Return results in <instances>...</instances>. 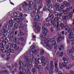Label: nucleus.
Returning <instances> with one entry per match:
<instances>
[{"label":"nucleus","mask_w":74,"mask_h":74,"mask_svg":"<svg viewBox=\"0 0 74 74\" xmlns=\"http://www.w3.org/2000/svg\"><path fill=\"white\" fill-rule=\"evenodd\" d=\"M46 36H47V34H45L43 35H42L41 36V38H44V42L46 44L47 43H49L50 42H52V44L53 45H55L56 44V40H55V39L54 38L51 39L50 40L49 38L45 39V37H46Z\"/></svg>","instance_id":"obj_1"},{"label":"nucleus","mask_w":74,"mask_h":74,"mask_svg":"<svg viewBox=\"0 0 74 74\" xmlns=\"http://www.w3.org/2000/svg\"><path fill=\"white\" fill-rule=\"evenodd\" d=\"M26 62L28 63L29 64L31 63L32 62V61L31 60L29 59L27 57H25L24 58V60H23V63L22 62H19V63L20 65V67H22V66H27V64Z\"/></svg>","instance_id":"obj_2"},{"label":"nucleus","mask_w":74,"mask_h":74,"mask_svg":"<svg viewBox=\"0 0 74 74\" xmlns=\"http://www.w3.org/2000/svg\"><path fill=\"white\" fill-rule=\"evenodd\" d=\"M62 21V19L57 18V17H55V18L53 19V21L57 23L56 28L57 31H60V30L59 27V23L61 22Z\"/></svg>","instance_id":"obj_3"},{"label":"nucleus","mask_w":74,"mask_h":74,"mask_svg":"<svg viewBox=\"0 0 74 74\" xmlns=\"http://www.w3.org/2000/svg\"><path fill=\"white\" fill-rule=\"evenodd\" d=\"M62 60L64 62L62 63V66L64 68H66L67 66V63H68V58L67 57H64L62 58Z\"/></svg>","instance_id":"obj_4"},{"label":"nucleus","mask_w":74,"mask_h":74,"mask_svg":"<svg viewBox=\"0 0 74 74\" xmlns=\"http://www.w3.org/2000/svg\"><path fill=\"white\" fill-rule=\"evenodd\" d=\"M33 26L35 28L37 29V32H40V29L41 28L40 27H38V25H37V23H36V22H34L33 23Z\"/></svg>","instance_id":"obj_5"},{"label":"nucleus","mask_w":74,"mask_h":74,"mask_svg":"<svg viewBox=\"0 0 74 74\" xmlns=\"http://www.w3.org/2000/svg\"><path fill=\"white\" fill-rule=\"evenodd\" d=\"M20 5L21 6H22V7H23V10H27V9H26V8L27 7V4L25 2H24L21 3Z\"/></svg>","instance_id":"obj_6"},{"label":"nucleus","mask_w":74,"mask_h":74,"mask_svg":"<svg viewBox=\"0 0 74 74\" xmlns=\"http://www.w3.org/2000/svg\"><path fill=\"white\" fill-rule=\"evenodd\" d=\"M73 10V7H72L71 6L70 8V9L69 8H67L65 10L63 11V13L64 14H68V13H69V12H70V10Z\"/></svg>","instance_id":"obj_7"},{"label":"nucleus","mask_w":74,"mask_h":74,"mask_svg":"<svg viewBox=\"0 0 74 74\" xmlns=\"http://www.w3.org/2000/svg\"><path fill=\"white\" fill-rule=\"evenodd\" d=\"M2 33H3L4 36H8V35H7V30L6 29H3L2 30V31L0 30V34Z\"/></svg>","instance_id":"obj_8"},{"label":"nucleus","mask_w":74,"mask_h":74,"mask_svg":"<svg viewBox=\"0 0 74 74\" xmlns=\"http://www.w3.org/2000/svg\"><path fill=\"white\" fill-rule=\"evenodd\" d=\"M11 45H12L13 47L14 48L15 50H18L19 47V46H17L16 45V43L14 44V43H13V44H11Z\"/></svg>","instance_id":"obj_9"},{"label":"nucleus","mask_w":74,"mask_h":74,"mask_svg":"<svg viewBox=\"0 0 74 74\" xmlns=\"http://www.w3.org/2000/svg\"><path fill=\"white\" fill-rule=\"evenodd\" d=\"M17 26H18L17 24L15 23V22H13L11 24V27H14V29H15V30L18 29Z\"/></svg>","instance_id":"obj_10"},{"label":"nucleus","mask_w":74,"mask_h":74,"mask_svg":"<svg viewBox=\"0 0 74 74\" xmlns=\"http://www.w3.org/2000/svg\"><path fill=\"white\" fill-rule=\"evenodd\" d=\"M29 53L32 56H33V54L32 53H34H34H35L36 55H37V50L36 49H35L34 50V51H33V50H31L29 51Z\"/></svg>","instance_id":"obj_11"},{"label":"nucleus","mask_w":74,"mask_h":74,"mask_svg":"<svg viewBox=\"0 0 74 74\" xmlns=\"http://www.w3.org/2000/svg\"><path fill=\"white\" fill-rule=\"evenodd\" d=\"M8 42H6L5 41H0V47H3V45H5Z\"/></svg>","instance_id":"obj_12"},{"label":"nucleus","mask_w":74,"mask_h":74,"mask_svg":"<svg viewBox=\"0 0 74 74\" xmlns=\"http://www.w3.org/2000/svg\"><path fill=\"white\" fill-rule=\"evenodd\" d=\"M34 3L36 5H38L39 4H41L42 3V0H34Z\"/></svg>","instance_id":"obj_13"},{"label":"nucleus","mask_w":74,"mask_h":74,"mask_svg":"<svg viewBox=\"0 0 74 74\" xmlns=\"http://www.w3.org/2000/svg\"><path fill=\"white\" fill-rule=\"evenodd\" d=\"M42 33H43V34H46V33H47L48 32V30L47 29V28L45 27H43L42 28Z\"/></svg>","instance_id":"obj_14"},{"label":"nucleus","mask_w":74,"mask_h":74,"mask_svg":"<svg viewBox=\"0 0 74 74\" xmlns=\"http://www.w3.org/2000/svg\"><path fill=\"white\" fill-rule=\"evenodd\" d=\"M63 52H61L60 53L59 51H58L56 53V55L57 57L62 58V56H63Z\"/></svg>","instance_id":"obj_15"},{"label":"nucleus","mask_w":74,"mask_h":74,"mask_svg":"<svg viewBox=\"0 0 74 74\" xmlns=\"http://www.w3.org/2000/svg\"><path fill=\"white\" fill-rule=\"evenodd\" d=\"M0 41H5V42H8V39H7V38L5 36H3V38H1L0 39Z\"/></svg>","instance_id":"obj_16"},{"label":"nucleus","mask_w":74,"mask_h":74,"mask_svg":"<svg viewBox=\"0 0 74 74\" xmlns=\"http://www.w3.org/2000/svg\"><path fill=\"white\" fill-rule=\"evenodd\" d=\"M52 5V4L51 3H49V4L47 5V6H49V7L48 8V11H49V12H50L51 11V9L52 8V6H50Z\"/></svg>","instance_id":"obj_17"},{"label":"nucleus","mask_w":74,"mask_h":74,"mask_svg":"<svg viewBox=\"0 0 74 74\" xmlns=\"http://www.w3.org/2000/svg\"><path fill=\"white\" fill-rule=\"evenodd\" d=\"M53 12H51L50 13L49 15H50V16H49V17L50 19H53L54 16L53 15Z\"/></svg>","instance_id":"obj_18"},{"label":"nucleus","mask_w":74,"mask_h":74,"mask_svg":"<svg viewBox=\"0 0 74 74\" xmlns=\"http://www.w3.org/2000/svg\"><path fill=\"white\" fill-rule=\"evenodd\" d=\"M64 29H65L66 30H67L68 31V33H69V32L72 31V29H71V28H70L69 27L66 25L65 26Z\"/></svg>","instance_id":"obj_19"},{"label":"nucleus","mask_w":74,"mask_h":74,"mask_svg":"<svg viewBox=\"0 0 74 74\" xmlns=\"http://www.w3.org/2000/svg\"><path fill=\"white\" fill-rule=\"evenodd\" d=\"M58 48L60 51H61L62 50L63 51V50H64V47H63V45H60L58 46Z\"/></svg>","instance_id":"obj_20"},{"label":"nucleus","mask_w":74,"mask_h":74,"mask_svg":"<svg viewBox=\"0 0 74 74\" xmlns=\"http://www.w3.org/2000/svg\"><path fill=\"white\" fill-rule=\"evenodd\" d=\"M55 71L56 73H58L59 71V70L58 69V64L57 63H56L55 65Z\"/></svg>","instance_id":"obj_21"},{"label":"nucleus","mask_w":74,"mask_h":74,"mask_svg":"<svg viewBox=\"0 0 74 74\" xmlns=\"http://www.w3.org/2000/svg\"><path fill=\"white\" fill-rule=\"evenodd\" d=\"M29 4L28 5V7H31V6H32V5H36V4H35L34 2H33V3L32 2V1H29Z\"/></svg>","instance_id":"obj_22"},{"label":"nucleus","mask_w":74,"mask_h":74,"mask_svg":"<svg viewBox=\"0 0 74 74\" xmlns=\"http://www.w3.org/2000/svg\"><path fill=\"white\" fill-rule=\"evenodd\" d=\"M67 52L69 55H71L73 54L72 51L69 49L67 50Z\"/></svg>","instance_id":"obj_23"},{"label":"nucleus","mask_w":74,"mask_h":74,"mask_svg":"<svg viewBox=\"0 0 74 74\" xmlns=\"http://www.w3.org/2000/svg\"><path fill=\"white\" fill-rule=\"evenodd\" d=\"M69 17L68 16H62V20L64 21L68 19L69 20Z\"/></svg>","instance_id":"obj_24"},{"label":"nucleus","mask_w":74,"mask_h":74,"mask_svg":"<svg viewBox=\"0 0 74 74\" xmlns=\"http://www.w3.org/2000/svg\"><path fill=\"white\" fill-rule=\"evenodd\" d=\"M64 5L65 6V7H69L70 6V4L68 3H67L66 1H64L63 2Z\"/></svg>","instance_id":"obj_25"},{"label":"nucleus","mask_w":74,"mask_h":74,"mask_svg":"<svg viewBox=\"0 0 74 74\" xmlns=\"http://www.w3.org/2000/svg\"><path fill=\"white\" fill-rule=\"evenodd\" d=\"M60 5V4L58 3H54L53 4V7H56L57 8L58 7H59V6Z\"/></svg>","instance_id":"obj_26"},{"label":"nucleus","mask_w":74,"mask_h":74,"mask_svg":"<svg viewBox=\"0 0 74 74\" xmlns=\"http://www.w3.org/2000/svg\"><path fill=\"white\" fill-rule=\"evenodd\" d=\"M72 15H73V12H71L69 13V15H68V20H70V19L71 18Z\"/></svg>","instance_id":"obj_27"},{"label":"nucleus","mask_w":74,"mask_h":74,"mask_svg":"<svg viewBox=\"0 0 74 74\" xmlns=\"http://www.w3.org/2000/svg\"><path fill=\"white\" fill-rule=\"evenodd\" d=\"M60 26L61 29L63 30L65 28V26L64 25V24L63 23H61L60 25Z\"/></svg>","instance_id":"obj_28"},{"label":"nucleus","mask_w":74,"mask_h":74,"mask_svg":"<svg viewBox=\"0 0 74 74\" xmlns=\"http://www.w3.org/2000/svg\"><path fill=\"white\" fill-rule=\"evenodd\" d=\"M34 68L37 69H41V66L36 64V65H34Z\"/></svg>","instance_id":"obj_29"},{"label":"nucleus","mask_w":74,"mask_h":74,"mask_svg":"<svg viewBox=\"0 0 74 74\" xmlns=\"http://www.w3.org/2000/svg\"><path fill=\"white\" fill-rule=\"evenodd\" d=\"M25 73H26L27 74H30L31 73V72H30V71L29 69L25 70Z\"/></svg>","instance_id":"obj_30"},{"label":"nucleus","mask_w":74,"mask_h":74,"mask_svg":"<svg viewBox=\"0 0 74 74\" xmlns=\"http://www.w3.org/2000/svg\"><path fill=\"white\" fill-rule=\"evenodd\" d=\"M70 39V41H74V36H71L69 37Z\"/></svg>","instance_id":"obj_31"},{"label":"nucleus","mask_w":74,"mask_h":74,"mask_svg":"<svg viewBox=\"0 0 74 74\" xmlns=\"http://www.w3.org/2000/svg\"><path fill=\"white\" fill-rule=\"evenodd\" d=\"M5 52L7 56H9V55H10V50H5Z\"/></svg>","instance_id":"obj_32"},{"label":"nucleus","mask_w":74,"mask_h":74,"mask_svg":"<svg viewBox=\"0 0 74 74\" xmlns=\"http://www.w3.org/2000/svg\"><path fill=\"white\" fill-rule=\"evenodd\" d=\"M48 10L45 6H44L43 7L42 10L43 11H47Z\"/></svg>","instance_id":"obj_33"},{"label":"nucleus","mask_w":74,"mask_h":74,"mask_svg":"<svg viewBox=\"0 0 74 74\" xmlns=\"http://www.w3.org/2000/svg\"><path fill=\"white\" fill-rule=\"evenodd\" d=\"M71 68V65L70 64L66 67V69L67 70L70 69Z\"/></svg>","instance_id":"obj_34"},{"label":"nucleus","mask_w":74,"mask_h":74,"mask_svg":"<svg viewBox=\"0 0 74 74\" xmlns=\"http://www.w3.org/2000/svg\"><path fill=\"white\" fill-rule=\"evenodd\" d=\"M4 48H5L7 49H8L9 51L11 49V47H10V46H5Z\"/></svg>","instance_id":"obj_35"},{"label":"nucleus","mask_w":74,"mask_h":74,"mask_svg":"<svg viewBox=\"0 0 74 74\" xmlns=\"http://www.w3.org/2000/svg\"><path fill=\"white\" fill-rule=\"evenodd\" d=\"M27 69H31V68H33V65H32L31 64H30L29 66H27Z\"/></svg>","instance_id":"obj_36"},{"label":"nucleus","mask_w":74,"mask_h":74,"mask_svg":"<svg viewBox=\"0 0 74 74\" xmlns=\"http://www.w3.org/2000/svg\"><path fill=\"white\" fill-rule=\"evenodd\" d=\"M54 15H55V16H57V17H57V19H62V18H58V15H59V13H58V12H55L54 13Z\"/></svg>","instance_id":"obj_37"},{"label":"nucleus","mask_w":74,"mask_h":74,"mask_svg":"<svg viewBox=\"0 0 74 74\" xmlns=\"http://www.w3.org/2000/svg\"><path fill=\"white\" fill-rule=\"evenodd\" d=\"M40 12L38 11V10L37 9H36L35 10V11H34V13L36 14H39Z\"/></svg>","instance_id":"obj_38"},{"label":"nucleus","mask_w":74,"mask_h":74,"mask_svg":"<svg viewBox=\"0 0 74 74\" xmlns=\"http://www.w3.org/2000/svg\"><path fill=\"white\" fill-rule=\"evenodd\" d=\"M46 47H48L49 48H50V49H51V48H52V47H53V46L52 45H49L47 44L46 45Z\"/></svg>","instance_id":"obj_39"},{"label":"nucleus","mask_w":74,"mask_h":74,"mask_svg":"<svg viewBox=\"0 0 74 74\" xmlns=\"http://www.w3.org/2000/svg\"><path fill=\"white\" fill-rule=\"evenodd\" d=\"M50 64L51 67H53V61H51L50 62Z\"/></svg>","instance_id":"obj_40"},{"label":"nucleus","mask_w":74,"mask_h":74,"mask_svg":"<svg viewBox=\"0 0 74 74\" xmlns=\"http://www.w3.org/2000/svg\"><path fill=\"white\" fill-rule=\"evenodd\" d=\"M42 61L43 62V60H42V59H41L40 58L38 59V63L41 64L42 63Z\"/></svg>","instance_id":"obj_41"},{"label":"nucleus","mask_w":74,"mask_h":74,"mask_svg":"<svg viewBox=\"0 0 74 74\" xmlns=\"http://www.w3.org/2000/svg\"><path fill=\"white\" fill-rule=\"evenodd\" d=\"M5 26H3V28L5 29V28H6L7 29H8L9 27V25H8V24H6L5 25Z\"/></svg>","instance_id":"obj_42"},{"label":"nucleus","mask_w":74,"mask_h":74,"mask_svg":"<svg viewBox=\"0 0 74 74\" xmlns=\"http://www.w3.org/2000/svg\"><path fill=\"white\" fill-rule=\"evenodd\" d=\"M42 65L44 67H45V65H46V62H45V61H42Z\"/></svg>","instance_id":"obj_43"},{"label":"nucleus","mask_w":74,"mask_h":74,"mask_svg":"<svg viewBox=\"0 0 74 74\" xmlns=\"http://www.w3.org/2000/svg\"><path fill=\"white\" fill-rule=\"evenodd\" d=\"M44 53V51L43 50H41L40 51V54L41 55H42Z\"/></svg>","instance_id":"obj_44"},{"label":"nucleus","mask_w":74,"mask_h":74,"mask_svg":"<svg viewBox=\"0 0 74 74\" xmlns=\"http://www.w3.org/2000/svg\"><path fill=\"white\" fill-rule=\"evenodd\" d=\"M18 27H19V29L20 30H22V29H23V28H24V26H22L21 27H20L19 26V25H18Z\"/></svg>","instance_id":"obj_45"},{"label":"nucleus","mask_w":74,"mask_h":74,"mask_svg":"<svg viewBox=\"0 0 74 74\" xmlns=\"http://www.w3.org/2000/svg\"><path fill=\"white\" fill-rule=\"evenodd\" d=\"M31 15L32 17H34V16H35V15L34 14V12H32L31 13Z\"/></svg>","instance_id":"obj_46"},{"label":"nucleus","mask_w":74,"mask_h":74,"mask_svg":"<svg viewBox=\"0 0 74 74\" xmlns=\"http://www.w3.org/2000/svg\"><path fill=\"white\" fill-rule=\"evenodd\" d=\"M73 32H70L69 34V37L70 36H74V35H73Z\"/></svg>","instance_id":"obj_47"},{"label":"nucleus","mask_w":74,"mask_h":74,"mask_svg":"<svg viewBox=\"0 0 74 74\" xmlns=\"http://www.w3.org/2000/svg\"><path fill=\"white\" fill-rule=\"evenodd\" d=\"M63 15V14L62 13L58 14V18H59L60 16H62Z\"/></svg>","instance_id":"obj_48"},{"label":"nucleus","mask_w":74,"mask_h":74,"mask_svg":"<svg viewBox=\"0 0 74 74\" xmlns=\"http://www.w3.org/2000/svg\"><path fill=\"white\" fill-rule=\"evenodd\" d=\"M49 74H52L53 73V70L52 69H51V70H49Z\"/></svg>","instance_id":"obj_49"},{"label":"nucleus","mask_w":74,"mask_h":74,"mask_svg":"<svg viewBox=\"0 0 74 74\" xmlns=\"http://www.w3.org/2000/svg\"><path fill=\"white\" fill-rule=\"evenodd\" d=\"M43 6L42 5H39L38 6L39 10H40V9H41V8H42Z\"/></svg>","instance_id":"obj_50"},{"label":"nucleus","mask_w":74,"mask_h":74,"mask_svg":"<svg viewBox=\"0 0 74 74\" xmlns=\"http://www.w3.org/2000/svg\"><path fill=\"white\" fill-rule=\"evenodd\" d=\"M9 51V52L10 53H11V52L12 53H14V50L12 49H10Z\"/></svg>","instance_id":"obj_51"},{"label":"nucleus","mask_w":74,"mask_h":74,"mask_svg":"<svg viewBox=\"0 0 74 74\" xmlns=\"http://www.w3.org/2000/svg\"><path fill=\"white\" fill-rule=\"evenodd\" d=\"M62 40V38L61 37H59L58 39V40H57V42L60 41Z\"/></svg>","instance_id":"obj_52"},{"label":"nucleus","mask_w":74,"mask_h":74,"mask_svg":"<svg viewBox=\"0 0 74 74\" xmlns=\"http://www.w3.org/2000/svg\"><path fill=\"white\" fill-rule=\"evenodd\" d=\"M35 18H36V19H40V17L39 16H38V15H37L36 16H35Z\"/></svg>","instance_id":"obj_53"},{"label":"nucleus","mask_w":74,"mask_h":74,"mask_svg":"<svg viewBox=\"0 0 74 74\" xmlns=\"http://www.w3.org/2000/svg\"><path fill=\"white\" fill-rule=\"evenodd\" d=\"M69 72L70 74H74V71H70Z\"/></svg>","instance_id":"obj_54"},{"label":"nucleus","mask_w":74,"mask_h":74,"mask_svg":"<svg viewBox=\"0 0 74 74\" xmlns=\"http://www.w3.org/2000/svg\"><path fill=\"white\" fill-rule=\"evenodd\" d=\"M57 9L58 11H61L62 10V9H61V8H60V7H58L57 8Z\"/></svg>","instance_id":"obj_55"},{"label":"nucleus","mask_w":74,"mask_h":74,"mask_svg":"<svg viewBox=\"0 0 74 74\" xmlns=\"http://www.w3.org/2000/svg\"><path fill=\"white\" fill-rule=\"evenodd\" d=\"M70 58H71V59H72V60H74V56H73V55H70Z\"/></svg>","instance_id":"obj_56"},{"label":"nucleus","mask_w":74,"mask_h":74,"mask_svg":"<svg viewBox=\"0 0 74 74\" xmlns=\"http://www.w3.org/2000/svg\"><path fill=\"white\" fill-rule=\"evenodd\" d=\"M34 62H35V63L36 64H38V60H36Z\"/></svg>","instance_id":"obj_57"},{"label":"nucleus","mask_w":74,"mask_h":74,"mask_svg":"<svg viewBox=\"0 0 74 74\" xmlns=\"http://www.w3.org/2000/svg\"><path fill=\"white\" fill-rule=\"evenodd\" d=\"M22 70L23 73H25L26 72V70H25V69L24 68H22Z\"/></svg>","instance_id":"obj_58"},{"label":"nucleus","mask_w":74,"mask_h":74,"mask_svg":"<svg viewBox=\"0 0 74 74\" xmlns=\"http://www.w3.org/2000/svg\"><path fill=\"white\" fill-rule=\"evenodd\" d=\"M8 69L10 70V71L12 70V69L11 68V66H10V65L9 66H8Z\"/></svg>","instance_id":"obj_59"},{"label":"nucleus","mask_w":74,"mask_h":74,"mask_svg":"<svg viewBox=\"0 0 74 74\" xmlns=\"http://www.w3.org/2000/svg\"><path fill=\"white\" fill-rule=\"evenodd\" d=\"M41 58L42 60H43V61H45V58H44V56H42L41 57Z\"/></svg>","instance_id":"obj_60"},{"label":"nucleus","mask_w":74,"mask_h":74,"mask_svg":"<svg viewBox=\"0 0 74 74\" xmlns=\"http://www.w3.org/2000/svg\"><path fill=\"white\" fill-rule=\"evenodd\" d=\"M36 60V59H35V58H34V57H33L32 58V61H33V62H35Z\"/></svg>","instance_id":"obj_61"},{"label":"nucleus","mask_w":74,"mask_h":74,"mask_svg":"<svg viewBox=\"0 0 74 74\" xmlns=\"http://www.w3.org/2000/svg\"><path fill=\"white\" fill-rule=\"evenodd\" d=\"M33 8L32 7H29L28 8V10L29 11H32Z\"/></svg>","instance_id":"obj_62"},{"label":"nucleus","mask_w":74,"mask_h":74,"mask_svg":"<svg viewBox=\"0 0 74 74\" xmlns=\"http://www.w3.org/2000/svg\"><path fill=\"white\" fill-rule=\"evenodd\" d=\"M49 21V18H47L46 19V22H48Z\"/></svg>","instance_id":"obj_63"},{"label":"nucleus","mask_w":74,"mask_h":74,"mask_svg":"<svg viewBox=\"0 0 74 74\" xmlns=\"http://www.w3.org/2000/svg\"><path fill=\"white\" fill-rule=\"evenodd\" d=\"M4 72L5 74H8V71L7 70H4Z\"/></svg>","instance_id":"obj_64"}]
</instances>
